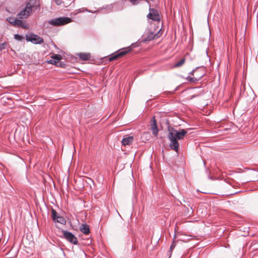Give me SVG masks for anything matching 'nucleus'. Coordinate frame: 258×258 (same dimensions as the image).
Segmentation results:
<instances>
[{
	"label": "nucleus",
	"instance_id": "10",
	"mask_svg": "<svg viewBox=\"0 0 258 258\" xmlns=\"http://www.w3.org/2000/svg\"><path fill=\"white\" fill-rule=\"evenodd\" d=\"M14 26L21 27L24 29L28 28V26L26 23L24 22L22 20L18 19H16Z\"/></svg>",
	"mask_w": 258,
	"mask_h": 258
},
{
	"label": "nucleus",
	"instance_id": "12",
	"mask_svg": "<svg viewBox=\"0 0 258 258\" xmlns=\"http://www.w3.org/2000/svg\"><path fill=\"white\" fill-rule=\"evenodd\" d=\"M80 231L84 234H88L90 233V228L86 224H83L80 227Z\"/></svg>",
	"mask_w": 258,
	"mask_h": 258
},
{
	"label": "nucleus",
	"instance_id": "2",
	"mask_svg": "<svg viewBox=\"0 0 258 258\" xmlns=\"http://www.w3.org/2000/svg\"><path fill=\"white\" fill-rule=\"evenodd\" d=\"M71 22V18L62 17L50 20L48 21V23L54 26H60L70 23Z\"/></svg>",
	"mask_w": 258,
	"mask_h": 258
},
{
	"label": "nucleus",
	"instance_id": "16",
	"mask_svg": "<svg viewBox=\"0 0 258 258\" xmlns=\"http://www.w3.org/2000/svg\"><path fill=\"white\" fill-rule=\"evenodd\" d=\"M33 4L31 1L28 2L26 4L25 9L27 11V12L30 14L32 12Z\"/></svg>",
	"mask_w": 258,
	"mask_h": 258
},
{
	"label": "nucleus",
	"instance_id": "9",
	"mask_svg": "<svg viewBox=\"0 0 258 258\" xmlns=\"http://www.w3.org/2000/svg\"><path fill=\"white\" fill-rule=\"evenodd\" d=\"M151 129L154 136L157 137L158 134V128L155 116H153L151 120Z\"/></svg>",
	"mask_w": 258,
	"mask_h": 258
},
{
	"label": "nucleus",
	"instance_id": "13",
	"mask_svg": "<svg viewBox=\"0 0 258 258\" xmlns=\"http://www.w3.org/2000/svg\"><path fill=\"white\" fill-rule=\"evenodd\" d=\"M204 75H205V74L204 73H203L199 77H191L190 76H188L186 78V79H187V80H188V81H189L190 82L196 83L198 81H200Z\"/></svg>",
	"mask_w": 258,
	"mask_h": 258
},
{
	"label": "nucleus",
	"instance_id": "17",
	"mask_svg": "<svg viewBox=\"0 0 258 258\" xmlns=\"http://www.w3.org/2000/svg\"><path fill=\"white\" fill-rule=\"evenodd\" d=\"M185 61V59L184 58H183L180 61L175 63L174 65V67L175 68L180 67L182 66L184 63Z\"/></svg>",
	"mask_w": 258,
	"mask_h": 258
},
{
	"label": "nucleus",
	"instance_id": "8",
	"mask_svg": "<svg viewBox=\"0 0 258 258\" xmlns=\"http://www.w3.org/2000/svg\"><path fill=\"white\" fill-rule=\"evenodd\" d=\"M63 237L70 242L73 243L74 244H78L77 238L75 235L71 232L62 230V231Z\"/></svg>",
	"mask_w": 258,
	"mask_h": 258
},
{
	"label": "nucleus",
	"instance_id": "6",
	"mask_svg": "<svg viewBox=\"0 0 258 258\" xmlns=\"http://www.w3.org/2000/svg\"><path fill=\"white\" fill-rule=\"evenodd\" d=\"M26 40L35 44H41L44 42V40L42 37L34 34L26 35Z\"/></svg>",
	"mask_w": 258,
	"mask_h": 258
},
{
	"label": "nucleus",
	"instance_id": "21",
	"mask_svg": "<svg viewBox=\"0 0 258 258\" xmlns=\"http://www.w3.org/2000/svg\"><path fill=\"white\" fill-rule=\"evenodd\" d=\"M52 58L57 60H59L61 59V56L59 54H55Z\"/></svg>",
	"mask_w": 258,
	"mask_h": 258
},
{
	"label": "nucleus",
	"instance_id": "20",
	"mask_svg": "<svg viewBox=\"0 0 258 258\" xmlns=\"http://www.w3.org/2000/svg\"><path fill=\"white\" fill-rule=\"evenodd\" d=\"M7 42H4L0 44V51L3 50V49H5L6 47L7 46Z\"/></svg>",
	"mask_w": 258,
	"mask_h": 258
},
{
	"label": "nucleus",
	"instance_id": "7",
	"mask_svg": "<svg viewBox=\"0 0 258 258\" xmlns=\"http://www.w3.org/2000/svg\"><path fill=\"white\" fill-rule=\"evenodd\" d=\"M51 215H52V219L54 222L58 223L61 224H66V220L65 219L59 215L57 212L53 209H51Z\"/></svg>",
	"mask_w": 258,
	"mask_h": 258
},
{
	"label": "nucleus",
	"instance_id": "26",
	"mask_svg": "<svg viewBox=\"0 0 258 258\" xmlns=\"http://www.w3.org/2000/svg\"><path fill=\"white\" fill-rule=\"evenodd\" d=\"M177 88L178 87H176V88H175V90L173 91L170 92V93H171V94H173L174 93V92H175L177 90Z\"/></svg>",
	"mask_w": 258,
	"mask_h": 258
},
{
	"label": "nucleus",
	"instance_id": "18",
	"mask_svg": "<svg viewBox=\"0 0 258 258\" xmlns=\"http://www.w3.org/2000/svg\"><path fill=\"white\" fill-rule=\"evenodd\" d=\"M16 18H15L14 17H8L7 18V21L11 24H12V25H14L15 24V21H16Z\"/></svg>",
	"mask_w": 258,
	"mask_h": 258
},
{
	"label": "nucleus",
	"instance_id": "3",
	"mask_svg": "<svg viewBox=\"0 0 258 258\" xmlns=\"http://www.w3.org/2000/svg\"><path fill=\"white\" fill-rule=\"evenodd\" d=\"M126 0H121L116 3L107 5L105 9L107 10L108 12L112 11L114 9L116 11L122 10L123 9V6Z\"/></svg>",
	"mask_w": 258,
	"mask_h": 258
},
{
	"label": "nucleus",
	"instance_id": "24",
	"mask_svg": "<svg viewBox=\"0 0 258 258\" xmlns=\"http://www.w3.org/2000/svg\"><path fill=\"white\" fill-rule=\"evenodd\" d=\"M175 246V245L174 244V242H173L172 244L170 246V249L172 250V249L174 248Z\"/></svg>",
	"mask_w": 258,
	"mask_h": 258
},
{
	"label": "nucleus",
	"instance_id": "15",
	"mask_svg": "<svg viewBox=\"0 0 258 258\" xmlns=\"http://www.w3.org/2000/svg\"><path fill=\"white\" fill-rule=\"evenodd\" d=\"M80 58L83 60H87L89 59L91 55L88 53H80L79 55Z\"/></svg>",
	"mask_w": 258,
	"mask_h": 258
},
{
	"label": "nucleus",
	"instance_id": "23",
	"mask_svg": "<svg viewBox=\"0 0 258 258\" xmlns=\"http://www.w3.org/2000/svg\"><path fill=\"white\" fill-rule=\"evenodd\" d=\"M55 2L57 6L60 5L62 3L61 0H55Z\"/></svg>",
	"mask_w": 258,
	"mask_h": 258
},
{
	"label": "nucleus",
	"instance_id": "22",
	"mask_svg": "<svg viewBox=\"0 0 258 258\" xmlns=\"http://www.w3.org/2000/svg\"><path fill=\"white\" fill-rule=\"evenodd\" d=\"M79 12H89V13H94L93 12L91 11L88 10L87 8H84L81 9H80L79 10Z\"/></svg>",
	"mask_w": 258,
	"mask_h": 258
},
{
	"label": "nucleus",
	"instance_id": "19",
	"mask_svg": "<svg viewBox=\"0 0 258 258\" xmlns=\"http://www.w3.org/2000/svg\"><path fill=\"white\" fill-rule=\"evenodd\" d=\"M14 38L18 41H22L24 39V37L22 35L16 34L14 35Z\"/></svg>",
	"mask_w": 258,
	"mask_h": 258
},
{
	"label": "nucleus",
	"instance_id": "4",
	"mask_svg": "<svg viewBox=\"0 0 258 258\" xmlns=\"http://www.w3.org/2000/svg\"><path fill=\"white\" fill-rule=\"evenodd\" d=\"M132 48L130 47L124 48L119 50L118 51L114 53L109 58V60L110 61H112L114 60H116L118 59L119 57H121L131 51Z\"/></svg>",
	"mask_w": 258,
	"mask_h": 258
},
{
	"label": "nucleus",
	"instance_id": "11",
	"mask_svg": "<svg viewBox=\"0 0 258 258\" xmlns=\"http://www.w3.org/2000/svg\"><path fill=\"white\" fill-rule=\"evenodd\" d=\"M133 141V136H126L122 139L121 143L124 146L130 145L132 144Z\"/></svg>",
	"mask_w": 258,
	"mask_h": 258
},
{
	"label": "nucleus",
	"instance_id": "5",
	"mask_svg": "<svg viewBox=\"0 0 258 258\" xmlns=\"http://www.w3.org/2000/svg\"><path fill=\"white\" fill-rule=\"evenodd\" d=\"M147 17L154 21L159 22L160 21L159 11L157 9L151 8L150 5H149V13L148 14Z\"/></svg>",
	"mask_w": 258,
	"mask_h": 258
},
{
	"label": "nucleus",
	"instance_id": "14",
	"mask_svg": "<svg viewBox=\"0 0 258 258\" xmlns=\"http://www.w3.org/2000/svg\"><path fill=\"white\" fill-rule=\"evenodd\" d=\"M29 15H30L28 12H27V11L26 9H24L18 14L17 16L19 19H26Z\"/></svg>",
	"mask_w": 258,
	"mask_h": 258
},
{
	"label": "nucleus",
	"instance_id": "1",
	"mask_svg": "<svg viewBox=\"0 0 258 258\" xmlns=\"http://www.w3.org/2000/svg\"><path fill=\"white\" fill-rule=\"evenodd\" d=\"M169 133L167 137L170 143L169 147L175 151H177L179 149V144L178 140H182L187 134V131L185 129H181L177 131L173 127L168 128Z\"/></svg>",
	"mask_w": 258,
	"mask_h": 258
},
{
	"label": "nucleus",
	"instance_id": "25",
	"mask_svg": "<svg viewBox=\"0 0 258 258\" xmlns=\"http://www.w3.org/2000/svg\"><path fill=\"white\" fill-rule=\"evenodd\" d=\"M197 69H195V70H193L191 72H190L189 73V75H190V76H193L194 74V72L196 71V70H197Z\"/></svg>",
	"mask_w": 258,
	"mask_h": 258
}]
</instances>
